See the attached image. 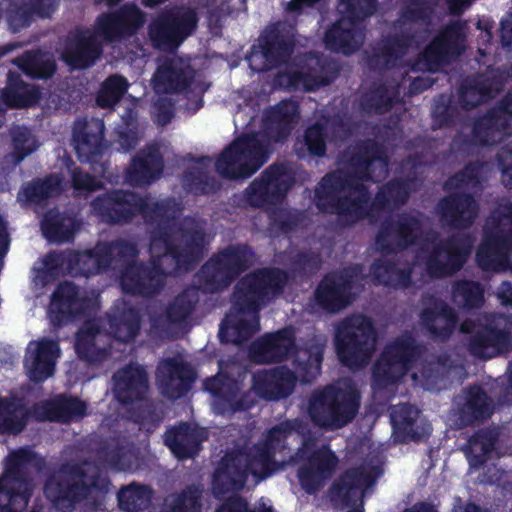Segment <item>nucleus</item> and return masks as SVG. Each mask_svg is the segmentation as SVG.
Instances as JSON below:
<instances>
[{
    "label": "nucleus",
    "instance_id": "obj_1",
    "mask_svg": "<svg viewBox=\"0 0 512 512\" xmlns=\"http://www.w3.org/2000/svg\"><path fill=\"white\" fill-rule=\"evenodd\" d=\"M279 287V274L271 271H261L246 277L238 288L239 298L248 304V311L243 309L238 321L231 312L224 320L220 336L234 342H240L249 333L258 330V322L254 310L258 302L274 292Z\"/></svg>",
    "mask_w": 512,
    "mask_h": 512
},
{
    "label": "nucleus",
    "instance_id": "obj_2",
    "mask_svg": "<svg viewBox=\"0 0 512 512\" xmlns=\"http://www.w3.org/2000/svg\"><path fill=\"white\" fill-rule=\"evenodd\" d=\"M142 22V15L135 7L127 8L119 15L103 16L98 21L95 33H85L75 48L63 55L64 60L72 68L87 67L98 56L99 39L112 40L119 34L134 30Z\"/></svg>",
    "mask_w": 512,
    "mask_h": 512
},
{
    "label": "nucleus",
    "instance_id": "obj_3",
    "mask_svg": "<svg viewBox=\"0 0 512 512\" xmlns=\"http://www.w3.org/2000/svg\"><path fill=\"white\" fill-rule=\"evenodd\" d=\"M358 408V394L349 382L316 393L309 406L314 422L330 429L347 424Z\"/></svg>",
    "mask_w": 512,
    "mask_h": 512
},
{
    "label": "nucleus",
    "instance_id": "obj_4",
    "mask_svg": "<svg viewBox=\"0 0 512 512\" xmlns=\"http://www.w3.org/2000/svg\"><path fill=\"white\" fill-rule=\"evenodd\" d=\"M374 344L371 322L363 316L349 319L337 330V352L341 361L349 367L354 368L364 363Z\"/></svg>",
    "mask_w": 512,
    "mask_h": 512
},
{
    "label": "nucleus",
    "instance_id": "obj_5",
    "mask_svg": "<svg viewBox=\"0 0 512 512\" xmlns=\"http://www.w3.org/2000/svg\"><path fill=\"white\" fill-rule=\"evenodd\" d=\"M265 160V153L255 137L245 136L237 139L219 157L217 170L227 177H248Z\"/></svg>",
    "mask_w": 512,
    "mask_h": 512
},
{
    "label": "nucleus",
    "instance_id": "obj_6",
    "mask_svg": "<svg viewBox=\"0 0 512 512\" xmlns=\"http://www.w3.org/2000/svg\"><path fill=\"white\" fill-rule=\"evenodd\" d=\"M195 26L194 12L182 9L156 20L150 28V35L157 46L174 48L192 32Z\"/></svg>",
    "mask_w": 512,
    "mask_h": 512
},
{
    "label": "nucleus",
    "instance_id": "obj_7",
    "mask_svg": "<svg viewBox=\"0 0 512 512\" xmlns=\"http://www.w3.org/2000/svg\"><path fill=\"white\" fill-rule=\"evenodd\" d=\"M59 354V347L54 341L43 339L30 342L24 364L29 378L40 382L50 377Z\"/></svg>",
    "mask_w": 512,
    "mask_h": 512
},
{
    "label": "nucleus",
    "instance_id": "obj_8",
    "mask_svg": "<svg viewBox=\"0 0 512 512\" xmlns=\"http://www.w3.org/2000/svg\"><path fill=\"white\" fill-rule=\"evenodd\" d=\"M190 74L189 67L183 60L173 58L159 66L152 85L157 94L178 92L187 85Z\"/></svg>",
    "mask_w": 512,
    "mask_h": 512
},
{
    "label": "nucleus",
    "instance_id": "obj_9",
    "mask_svg": "<svg viewBox=\"0 0 512 512\" xmlns=\"http://www.w3.org/2000/svg\"><path fill=\"white\" fill-rule=\"evenodd\" d=\"M30 484L7 471L0 479V512H19L27 505Z\"/></svg>",
    "mask_w": 512,
    "mask_h": 512
},
{
    "label": "nucleus",
    "instance_id": "obj_10",
    "mask_svg": "<svg viewBox=\"0 0 512 512\" xmlns=\"http://www.w3.org/2000/svg\"><path fill=\"white\" fill-rule=\"evenodd\" d=\"M362 41L363 34L350 17L343 18L325 36V43L328 48L344 54L353 52Z\"/></svg>",
    "mask_w": 512,
    "mask_h": 512
},
{
    "label": "nucleus",
    "instance_id": "obj_11",
    "mask_svg": "<svg viewBox=\"0 0 512 512\" xmlns=\"http://www.w3.org/2000/svg\"><path fill=\"white\" fill-rule=\"evenodd\" d=\"M146 374L140 366H130L114 377L116 397L121 402L139 398L146 390Z\"/></svg>",
    "mask_w": 512,
    "mask_h": 512
},
{
    "label": "nucleus",
    "instance_id": "obj_12",
    "mask_svg": "<svg viewBox=\"0 0 512 512\" xmlns=\"http://www.w3.org/2000/svg\"><path fill=\"white\" fill-rule=\"evenodd\" d=\"M337 459L328 449L319 451L312 459L310 466L301 470L299 479L302 486L309 492L313 491L336 467Z\"/></svg>",
    "mask_w": 512,
    "mask_h": 512
},
{
    "label": "nucleus",
    "instance_id": "obj_13",
    "mask_svg": "<svg viewBox=\"0 0 512 512\" xmlns=\"http://www.w3.org/2000/svg\"><path fill=\"white\" fill-rule=\"evenodd\" d=\"M292 337L293 333L290 329L266 337L256 344L253 353L254 360L257 362L280 360L291 349Z\"/></svg>",
    "mask_w": 512,
    "mask_h": 512
},
{
    "label": "nucleus",
    "instance_id": "obj_14",
    "mask_svg": "<svg viewBox=\"0 0 512 512\" xmlns=\"http://www.w3.org/2000/svg\"><path fill=\"white\" fill-rule=\"evenodd\" d=\"M411 349L402 344L390 346L378 362L375 375L394 379L407 369Z\"/></svg>",
    "mask_w": 512,
    "mask_h": 512
},
{
    "label": "nucleus",
    "instance_id": "obj_15",
    "mask_svg": "<svg viewBox=\"0 0 512 512\" xmlns=\"http://www.w3.org/2000/svg\"><path fill=\"white\" fill-rule=\"evenodd\" d=\"M376 477L375 473L367 472L364 469L347 473L336 488V494L348 501L360 500L364 491L370 487Z\"/></svg>",
    "mask_w": 512,
    "mask_h": 512
},
{
    "label": "nucleus",
    "instance_id": "obj_16",
    "mask_svg": "<svg viewBox=\"0 0 512 512\" xmlns=\"http://www.w3.org/2000/svg\"><path fill=\"white\" fill-rule=\"evenodd\" d=\"M75 294L74 286L69 283L58 287L49 307V316L53 322L60 321L59 314H71L82 307V301Z\"/></svg>",
    "mask_w": 512,
    "mask_h": 512
},
{
    "label": "nucleus",
    "instance_id": "obj_17",
    "mask_svg": "<svg viewBox=\"0 0 512 512\" xmlns=\"http://www.w3.org/2000/svg\"><path fill=\"white\" fill-rule=\"evenodd\" d=\"M295 377L290 372H269L263 375H257L255 378V388L259 393H264V387L268 386L271 391L266 396L269 398H279L290 393Z\"/></svg>",
    "mask_w": 512,
    "mask_h": 512
},
{
    "label": "nucleus",
    "instance_id": "obj_18",
    "mask_svg": "<svg viewBox=\"0 0 512 512\" xmlns=\"http://www.w3.org/2000/svg\"><path fill=\"white\" fill-rule=\"evenodd\" d=\"M246 462L243 456L233 460L225 459L218 469L213 480V489L216 494L220 493V487L227 485L231 489H238L244 484V472L239 471V466Z\"/></svg>",
    "mask_w": 512,
    "mask_h": 512
},
{
    "label": "nucleus",
    "instance_id": "obj_19",
    "mask_svg": "<svg viewBox=\"0 0 512 512\" xmlns=\"http://www.w3.org/2000/svg\"><path fill=\"white\" fill-rule=\"evenodd\" d=\"M185 367L178 365L172 361H165L161 363L158 368V380L163 387L166 394L170 397H177L181 393H174L170 391L172 387L180 386L181 389H186L189 381L184 377Z\"/></svg>",
    "mask_w": 512,
    "mask_h": 512
},
{
    "label": "nucleus",
    "instance_id": "obj_20",
    "mask_svg": "<svg viewBox=\"0 0 512 512\" xmlns=\"http://www.w3.org/2000/svg\"><path fill=\"white\" fill-rule=\"evenodd\" d=\"M349 196L353 197V199L340 201L335 207L331 208V211H335L339 214H347L351 216V218L362 217L367 206L364 188L362 186H356L353 189H349ZM318 205L324 210L330 211V208L325 207V204L321 202V200Z\"/></svg>",
    "mask_w": 512,
    "mask_h": 512
},
{
    "label": "nucleus",
    "instance_id": "obj_21",
    "mask_svg": "<svg viewBox=\"0 0 512 512\" xmlns=\"http://www.w3.org/2000/svg\"><path fill=\"white\" fill-rule=\"evenodd\" d=\"M284 177L285 175L279 171H269L261 180L255 181L250 187L252 193L251 202L257 204L258 199L266 200L275 192L279 194L284 192L287 189L286 187H281Z\"/></svg>",
    "mask_w": 512,
    "mask_h": 512
},
{
    "label": "nucleus",
    "instance_id": "obj_22",
    "mask_svg": "<svg viewBox=\"0 0 512 512\" xmlns=\"http://www.w3.org/2000/svg\"><path fill=\"white\" fill-rule=\"evenodd\" d=\"M165 442L177 458L191 457L194 453L191 447L194 439L190 427L187 425L170 430L166 435Z\"/></svg>",
    "mask_w": 512,
    "mask_h": 512
},
{
    "label": "nucleus",
    "instance_id": "obj_23",
    "mask_svg": "<svg viewBox=\"0 0 512 512\" xmlns=\"http://www.w3.org/2000/svg\"><path fill=\"white\" fill-rule=\"evenodd\" d=\"M24 426V413L14 402L0 401V432L17 433Z\"/></svg>",
    "mask_w": 512,
    "mask_h": 512
},
{
    "label": "nucleus",
    "instance_id": "obj_24",
    "mask_svg": "<svg viewBox=\"0 0 512 512\" xmlns=\"http://www.w3.org/2000/svg\"><path fill=\"white\" fill-rule=\"evenodd\" d=\"M460 37V33L454 28L446 30L437 37L425 52V58L428 62L438 63L444 56L454 49L455 43Z\"/></svg>",
    "mask_w": 512,
    "mask_h": 512
},
{
    "label": "nucleus",
    "instance_id": "obj_25",
    "mask_svg": "<svg viewBox=\"0 0 512 512\" xmlns=\"http://www.w3.org/2000/svg\"><path fill=\"white\" fill-rule=\"evenodd\" d=\"M127 89V82L120 76H112L108 78L102 85L98 96L97 103L101 107L113 106Z\"/></svg>",
    "mask_w": 512,
    "mask_h": 512
},
{
    "label": "nucleus",
    "instance_id": "obj_26",
    "mask_svg": "<svg viewBox=\"0 0 512 512\" xmlns=\"http://www.w3.org/2000/svg\"><path fill=\"white\" fill-rule=\"evenodd\" d=\"M151 498V492L145 487L130 485L122 489L118 495L122 509L131 511L145 506Z\"/></svg>",
    "mask_w": 512,
    "mask_h": 512
},
{
    "label": "nucleus",
    "instance_id": "obj_27",
    "mask_svg": "<svg viewBox=\"0 0 512 512\" xmlns=\"http://www.w3.org/2000/svg\"><path fill=\"white\" fill-rule=\"evenodd\" d=\"M86 136H75L76 149L80 155L97 152L103 136L104 124L101 120L92 121Z\"/></svg>",
    "mask_w": 512,
    "mask_h": 512
},
{
    "label": "nucleus",
    "instance_id": "obj_28",
    "mask_svg": "<svg viewBox=\"0 0 512 512\" xmlns=\"http://www.w3.org/2000/svg\"><path fill=\"white\" fill-rule=\"evenodd\" d=\"M504 339L505 337L502 334L488 332L473 343L472 351L480 357L491 358L505 350L503 347Z\"/></svg>",
    "mask_w": 512,
    "mask_h": 512
},
{
    "label": "nucleus",
    "instance_id": "obj_29",
    "mask_svg": "<svg viewBox=\"0 0 512 512\" xmlns=\"http://www.w3.org/2000/svg\"><path fill=\"white\" fill-rule=\"evenodd\" d=\"M161 166L162 162L160 156L155 151L137 158L133 163V168L137 174H140V178L135 179V182H149L160 172Z\"/></svg>",
    "mask_w": 512,
    "mask_h": 512
},
{
    "label": "nucleus",
    "instance_id": "obj_30",
    "mask_svg": "<svg viewBox=\"0 0 512 512\" xmlns=\"http://www.w3.org/2000/svg\"><path fill=\"white\" fill-rule=\"evenodd\" d=\"M73 222L70 218H61L51 223L49 218L42 222V231L47 239L55 242L68 240L72 235Z\"/></svg>",
    "mask_w": 512,
    "mask_h": 512
},
{
    "label": "nucleus",
    "instance_id": "obj_31",
    "mask_svg": "<svg viewBox=\"0 0 512 512\" xmlns=\"http://www.w3.org/2000/svg\"><path fill=\"white\" fill-rule=\"evenodd\" d=\"M96 324L88 323L86 327L82 328L77 335L76 351L80 357L92 359L95 344L99 341V334H95Z\"/></svg>",
    "mask_w": 512,
    "mask_h": 512
},
{
    "label": "nucleus",
    "instance_id": "obj_32",
    "mask_svg": "<svg viewBox=\"0 0 512 512\" xmlns=\"http://www.w3.org/2000/svg\"><path fill=\"white\" fill-rule=\"evenodd\" d=\"M60 183L61 180L57 176H53L44 183L25 187L20 197L24 195L28 201L34 202L44 196H51L57 193Z\"/></svg>",
    "mask_w": 512,
    "mask_h": 512
},
{
    "label": "nucleus",
    "instance_id": "obj_33",
    "mask_svg": "<svg viewBox=\"0 0 512 512\" xmlns=\"http://www.w3.org/2000/svg\"><path fill=\"white\" fill-rule=\"evenodd\" d=\"M343 292L342 288L331 286L329 280L326 279L318 288L317 297L321 303L332 310H336L346 303L341 300Z\"/></svg>",
    "mask_w": 512,
    "mask_h": 512
},
{
    "label": "nucleus",
    "instance_id": "obj_34",
    "mask_svg": "<svg viewBox=\"0 0 512 512\" xmlns=\"http://www.w3.org/2000/svg\"><path fill=\"white\" fill-rule=\"evenodd\" d=\"M38 55L37 54H27L26 59L27 63L23 65L22 69L27 73L34 77H48L54 71V64L45 60L42 65L38 63Z\"/></svg>",
    "mask_w": 512,
    "mask_h": 512
},
{
    "label": "nucleus",
    "instance_id": "obj_35",
    "mask_svg": "<svg viewBox=\"0 0 512 512\" xmlns=\"http://www.w3.org/2000/svg\"><path fill=\"white\" fill-rule=\"evenodd\" d=\"M503 248L504 247L497 243H484L477 252V261L479 265L484 269L491 268L494 259L502 254Z\"/></svg>",
    "mask_w": 512,
    "mask_h": 512
},
{
    "label": "nucleus",
    "instance_id": "obj_36",
    "mask_svg": "<svg viewBox=\"0 0 512 512\" xmlns=\"http://www.w3.org/2000/svg\"><path fill=\"white\" fill-rule=\"evenodd\" d=\"M169 505L172 506L171 512H200L198 505V494L196 491L189 492L183 498L169 500Z\"/></svg>",
    "mask_w": 512,
    "mask_h": 512
},
{
    "label": "nucleus",
    "instance_id": "obj_37",
    "mask_svg": "<svg viewBox=\"0 0 512 512\" xmlns=\"http://www.w3.org/2000/svg\"><path fill=\"white\" fill-rule=\"evenodd\" d=\"M305 143L312 154L321 155L324 152L322 129L318 126L309 128L305 135Z\"/></svg>",
    "mask_w": 512,
    "mask_h": 512
},
{
    "label": "nucleus",
    "instance_id": "obj_38",
    "mask_svg": "<svg viewBox=\"0 0 512 512\" xmlns=\"http://www.w3.org/2000/svg\"><path fill=\"white\" fill-rule=\"evenodd\" d=\"M341 10L351 14H361L367 16L372 13V4L374 0H340Z\"/></svg>",
    "mask_w": 512,
    "mask_h": 512
},
{
    "label": "nucleus",
    "instance_id": "obj_39",
    "mask_svg": "<svg viewBox=\"0 0 512 512\" xmlns=\"http://www.w3.org/2000/svg\"><path fill=\"white\" fill-rule=\"evenodd\" d=\"M13 141L15 149L21 152L18 160L36 149V141L27 130H20Z\"/></svg>",
    "mask_w": 512,
    "mask_h": 512
},
{
    "label": "nucleus",
    "instance_id": "obj_40",
    "mask_svg": "<svg viewBox=\"0 0 512 512\" xmlns=\"http://www.w3.org/2000/svg\"><path fill=\"white\" fill-rule=\"evenodd\" d=\"M270 456L268 452L261 453L258 457L254 458L249 464V469L253 476L258 480L265 478L270 474L269 469Z\"/></svg>",
    "mask_w": 512,
    "mask_h": 512
},
{
    "label": "nucleus",
    "instance_id": "obj_41",
    "mask_svg": "<svg viewBox=\"0 0 512 512\" xmlns=\"http://www.w3.org/2000/svg\"><path fill=\"white\" fill-rule=\"evenodd\" d=\"M23 94L29 95L26 99H15L10 98L8 92H4L2 95L3 101L12 107H21L26 105H31L38 99V91L34 87L25 86L21 89Z\"/></svg>",
    "mask_w": 512,
    "mask_h": 512
},
{
    "label": "nucleus",
    "instance_id": "obj_42",
    "mask_svg": "<svg viewBox=\"0 0 512 512\" xmlns=\"http://www.w3.org/2000/svg\"><path fill=\"white\" fill-rule=\"evenodd\" d=\"M54 481H50L45 487V493L48 498H50L54 502H58L60 498H76L78 496L84 495L82 492H78V487H73L67 491H56L54 488Z\"/></svg>",
    "mask_w": 512,
    "mask_h": 512
},
{
    "label": "nucleus",
    "instance_id": "obj_43",
    "mask_svg": "<svg viewBox=\"0 0 512 512\" xmlns=\"http://www.w3.org/2000/svg\"><path fill=\"white\" fill-rule=\"evenodd\" d=\"M417 414L418 412L412 407L403 405L392 411V421L395 424H409L413 420V416H416Z\"/></svg>",
    "mask_w": 512,
    "mask_h": 512
},
{
    "label": "nucleus",
    "instance_id": "obj_44",
    "mask_svg": "<svg viewBox=\"0 0 512 512\" xmlns=\"http://www.w3.org/2000/svg\"><path fill=\"white\" fill-rule=\"evenodd\" d=\"M279 84L286 87H303L308 90L313 89V86L310 85L308 80L300 74H293L292 76L281 75L279 77Z\"/></svg>",
    "mask_w": 512,
    "mask_h": 512
},
{
    "label": "nucleus",
    "instance_id": "obj_45",
    "mask_svg": "<svg viewBox=\"0 0 512 512\" xmlns=\"http://www.w3.org/2000/svg\"><path fill=\"white\" fill-rule=\"evenodd\" d=\"M73 184L76 189L95 190L99 187V182L87 174L73 173Z\"/></svg>",
    "mask_w": 512,
    "mask_h": 512
},
{
    "label": "nucleus",
    "instance_id": "obj_46",
    "mask_svg": "<svg viewBox=\"0 0 512 512\" xmlns=\"http://www.w3.org/2000/svg\"><path fill=\"white\" fill-rule=\"evenodd\" d=\"M321 357L320 353L317 351L312 357H310L308 361L309 366V376L302 375V371L298 370L297 374L302 378L303 381H310L319 373Z\"/></svg>",
    "mask_w": 512,
    "mask_h": 512
},
{
    "label": "nucleus",
    "instance_id": "obj_47",
    "mask_svg": "<svg viewBox=\"0 0 512 512\" xmlns=\"http://www.w3.org/2000/svg\"><path fill=\"white\" fill-rule=\"evenodd\" d=\"M476 211L477 210L475 202L470 198H465L464 201L461 203L459 214L463 220L469 221L476 214Z\"/></svg>",
    "mask_w": 512,
    "mask_h": 512
},
{
    "label": "nucleus",
    "instance_id": "obj_48",
    "mask_svg": "<svg viewBox=\"0 0 512 512\" xmlns=\"http://www.w3.org/2000/svg\"><path fill=\"white\" fill-rule=\"evenodd\" d=\"M466 254H468L467 250L461 251L459 253L451 252L449 257H450V260L453 262V266L452 267H446L442 271H440V272H438L436 274L441 276V275H445V274H449V273L454 272L456 269H458L461 266L463 257Z\"/></svg>",
    "mask_w": 512,
    "mask_h": 512
},
{
    "label": "nucleus",
    "instance_id": "obj_49",
    "mask_svg": "<svg viewBox=\"0 0 512 512\" xmlns=\"http://www.w3.org/2000/svg\"><path fill=\"white\" fill-rule=\"evenodd\" d=\"M129 199H134V197L125 193H117L115 199L108 198L105 200V203L107 207H111L113 210L118 211L123 206L122 202H128Z\"/></svg>",
    "mask_w": 512,
    "mask_h": 512
},
{
    "label": "nucleus",
    "instance_id": "obj_50",
    "mask_svg": "<svg viewBox=\"0 0 512 512\" xmlns=\"http://www.w3.org/2000/svg\"><path fill=\"white\" fill-rule=\"evenodd\" d=\"M246 504L240 499L233 498L226 504H224L218 512H245Z\"/></svg>",
    "mask_w": 512,
    "mask_h": 512
},
{
    "label": "nucleus",
    "instance_id": "obj_51",
    "mask_svg": "<svg viewBox=\"0 0 512 512\" xmlns=\"http://www.w3.org/2000/svg\"><path fill=\"white\" fill-rule=\"evenodd\" d=\"M8 249V238L6 233L5 225L0 218V260L6 254Z\"/></svg>",
    "mask_w": 512,
    "mask_h": 512
},
{
    "label": "nucleus",
    "instance_id": "obj_52",
    "mask_svg": "<svg viewBox=\"0 0 512 512\" xmlns=\"http://www.w3.org/2000/svg\"><path fill=\"white\" fill-rule=\"evenodd\" d=\"M30 453L26 450H19L17 452H13L10 455L9 461L13 462L15 465L22 464L24 462H28L30 460Z\"/></svg>",
    "mask_w": 512,
    "mask_h": 512
},
{
    "label": "nucleus",
    "instance_id": "obj_53",
    "mask_svg": "<svg viewBox=\"0 0 512 512\" xmlns=\"http://www.w3.org/2000/svg\"><path fill=\"white\" fill-rule=\"evenodd\" d=\"M66 409L69 412V414H71L73 416H78V415H81L84 412L85 405L81 401L71 400L67 404Z\"/></svg>",
    "mask_w": 512,
    "mask_h": 512
},
{
    "label": "nucleus",
    "instance_id": "obj_54",
    "mask_svg": "<svg viewBox=\"0 0 512 512\" xmlns=\"http://www.w3.org/2000/svg\"><path fill=\"white\" fill-rule=\"evenodd\" d=\"M499 296L504 303L512 305V286L508 283H504L501 286Z\"/></svg>",
    "mask_w": 512,
    "mask_h": 512
},
{
    "label": "nucleus",
    "instance_id": "obj_55",
    "mask_svg": "<svg viewBox=\"0 0 512 512\" xmlns=\"http://www.w3.org/2000/svg\"><path fill=\"white\" fill-rule=\"evenodd\" d=\"M317 0H291L289 2V9L291 10H299L305 6H310L315 3Z\"/></svg>",
    "mask_w": 512,
    "mask_h": 512
},
{
    "label": "nucleus",
    "instance_id": "obj_56",
    "mask_svg": "<svg viewBox=\"0 0 512 512\" xmlns=\"http://www.w3.org/2000/svg\"><path fill=\"white\" fill-rule=\"evenodd\" d=\"M471 0H451L450 8L453 12H460L464 7L470 4Z\"/></svg>",
    "mask_w": 512,
    "mask_h": 512
},
{
    "label": "nucleus",
    "instance_id": "obj_57",
    "mask_svg": "<svg viewBox=\"0 0 512 512\" xmlns=\"http://www.w3.org/2000/svg\"><path fill=\"white\" fill-rule=\"evenodd\" d=\"M453 512H480V510L474 504H466L465 506H455Z\"/></svg>",
    "mask_w": 512,
    "mask_h": 512
},
{
    "label": "nucleus",
    "instance_id": "obj_58",
    "mask_svg": "<svg viewBox=\"0 0 512 512\" xmlns=\"http://www.w3.org/2000/svg\"><path fill=\"white\" fill-rule=\"evenodd\" d=\"M128 280H129L128 275H125L122 280V286L125 291L131 292V293H141L142 292V289L139 286H135V287L130 286L128 283Z\"/></svg>",
    "mask_w": 512,
    "mask_h": 512
},
{
    "label": "nucleus",
    "instance_id": "obj_59",
    "mask_svg": "<svg viewBox=\"0 0 512 512\" xmlns=\"http://www.w3.org/2000/svg\"><path fill=\"white\" fill-rule=\"evenodd\" d=\"M405 512H436L432 506L426 504L416 505L413 508L406 510Z\"/></svg>",
    "mask_w": 512,
    "mask_h": 512
},
{
    "label": "nucleus",
    "instance_id": "obj_60",
    "mask_svg": "<svg viewBox=\"0 0 512 512\" xmlns=\"http://www.w3.org/2000/svg\"><path fill=\"white\" fill-rule=\"evenodd\" d=\"M368 168L373 171L375 169H380L381 172H383V173L386 172L385 164L381 160H373V161L369 162Z\"/></svg>",
    "mask_w": 512,
    "mask_h": 512
},
{
    "label": "nucleus",
    "instance_id": "obj_61",
    "mask_svg": "<svg viewBox=\"0 0 512 512\" xmlns=\"http://www.w3.org/2000/svg\"><path fill=\"white\" fill-rule=\"evenodd\" d=\"M332 182V177L329 176L327 178H325L320 186V188L317 190V195L319 198L322 197V189H324L325 187L329 186Z\"/></svg>",
    "mask_w": 512,
    "mask_h": 512
},
{
    "label": "nucleus",
    "instance_id": "obj_62",
    "mask_svg": "<svg viewBox=\"0 0 512 512\" xmlns=\"http://www.w3.org/2000/svg\"><path fill=\"white\" fill-rule=\"evenodd\" d=\"M58 417V414L55 412H49L43 415H39V418L41 419H55Z\"/></svg>",
    "mask_w": 512,
    "mask_h": 512
},
{
    "label": "nucleus",
    "instance_id": "obj_63",
    "mask_svg": "<svg viewBox=\"0 0 512 512\" xmlns=\"http://www.w3.org/2000/svg\"><path fill=\"white\" fill-rule=\"evenodd\" d=\"M81 259H82L83 261H86V260H87V261L92 262V263H95V262H96L95 258H94L93 256H91V255H82V256H81Z\"/></svg>",
    "mask_w": 512,
    "mask_h": 512
},
{
    "label": "nucleus",
    "instance_id": "obj_64",
    "mask_svg": "<svg viewBox=\"0 0 512 512\" xmlns=\"http://www.w3.org/2000/svg\"><path fill=\"white\" fill-rule=\"evenodd\" d=\"M262 506H263L262 512H272L271 507H270V505L268 503L263 502Z\"/></svg>",
    "mask_w": 512,
    "mask_h": 512
}]
</instances>
